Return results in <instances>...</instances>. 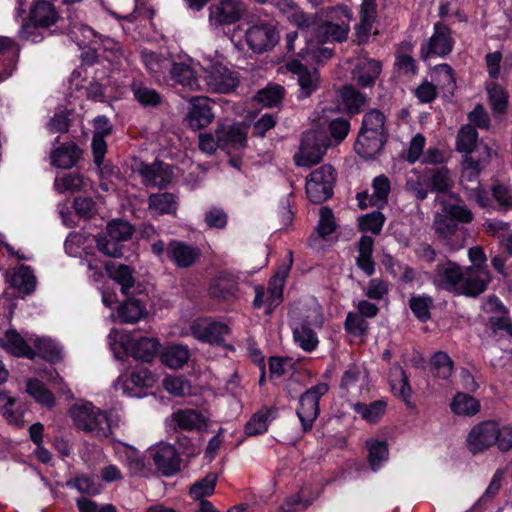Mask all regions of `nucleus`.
I'll use <instances>...</instances> for the list:
<instances>
[{"label": "nucleus", "instance_id": "27", "mask_svg": "<svg viewBox=\"0 0 512 512\" xmlns=\"http://www.w3.org/2000/svg\"><path fill=\"white\" fill-rule=\"evenodd\" d=\"M243 13L240 0H221L210 7V17L219 25H230L238 22Z\"/></svg>", "mask_w": 512, "mask_h": 512}, {"label": "nucleus", "instance_id": "59", "mask_svg": "<svg viewBox=\"0 0 512 512\" xmlns=\"http://www.w3.org/2000/svg\"><path fill=\"white\" fill-rule=\"evenodd\" d=\"M351 129L350 118L336 117L328 123V132L335 144H340L347 137Z\"/></svg>", "mask_w": 512, "mask_h": 512}, {"label": "nucleus", "instance_id": "44", "mask_svg": "<svg viewBox=\"0 0 512 512\" xmlns=\"http://www.w3.org/2000/svg\"><path fill=\"white\" fill-rule=\"evenodd\" d=\"M290 257H292V252H289ZM292 265V258H290V264L286 267L280 268L276 275L272 277L269 281V292L270 296L267 299L268 302V308L266 310L267 314L271 313V306L274 301H276V304L282 301L283 299V287H284V281L286 277L288 276V272L290 270V267Z\"/></svg>", "mask_w": 512, "mask_h": 512}, {"label": "nucleus", "instance_id": "18", "mask_svg": "<svg viewBox=\"0 0 512 512\" xmlns=\"http://www.w3.org/2000/svg\"><path fill=\"white\" fill-rule=\"evenodd\" d=\"M338 102L342 111L352 118L363 112L370 98L366 93L360 92L353 84H344L337 92Z\"/></svg>", "mask_w": 512, "mask_h": 512}, {"label": "nucleus", "instance_id": "29", "mask_svg": "<svg viewBox=\"0 0 512 512\" xmlns=\"http://www.w3.org/2000/svg\"><path fill=\"white\" fill-rule=\"evenodd\" d=\"M275 416L276 410L273 407L262 406L247 421L244 426V433L247 436H257L266 433Z\"/></svg>", "mask_w": 512, "mask_h": 512}, {"label": "nucleus", "instance_id": "46", "mask_svg": "<svg viewBox=\"0 0 512 512\" xmlns=\"http://www.w3.org/2000/svg\"><path fill=\"white\" fill-rule=\"evenodd\" d=\"M426 182L430 192L440 194L449 192L453 186L449 169L445 166L430 170V175Z\"/></svg>", "mask_w": 512, "mask_h": 512}, {"label": "nucleus", "instance_id": "56", "mask_svg": "<svg viewBox=\"0 0 512 512\" xmlns=\"http://www.w3.org/2000/svg\"><path fill=\"white\" fill-rule=\"evenodd\" d=\"M131 90L135 100L145 108H155L162 103V97L155 89L143 85L132 84Z\"/></svg>", "mask_w": 512, "mask_h": 512}, {"label": "nucleus", "instance_id": "58", "mask_svg": "<svg viewBox=\"0 0 512 512\" xmlns=\"http://www.w3.org/2000/svg\"><path fill=\"white\" fill-rule=\"evenodd\" d=\"M490 280V273H488V276H485V279L472 276L468 278L464 277V280L460 284L458 294H463L468 297H477L487 289Z\"/></svg>", "mask_w": 512, "mask_h": 512}, {"label": "nucleus", "instance_id": "19", "mask_svg": "<svg viewBox=\"0 0 512 512\" xmlns=\"http://www.w3.org/2000/svg\"><path fill=\"white\" fill-rule=\"evenodd\" d=\"M151 455L153 464L162 476L171 477L180 471L181 459L174 445H161Z\"/></svg>", "mask_w": 512, "mask_h": 512}, {"label": "nucleus", "instance_id": "45", "mask_svg": "<svg viewBox=\"0 0 512 512\" xmlns=\"http://www.w3.org/2000/svg\"><path fill=\"white\" fill-rule=\"evenodd\" d=\"M368 450V462L373 471H377L383 462L388 460L389 449L386 440L368 439L366 441Z\"/></svg>", "mask_w": 512, "mask_h": 512}, {"label": "nucleus", "instance_id": "35", "mask_svg": "<svg viewBox=\"0 0 512 512\" xmlns=\"http://www.w3.org/2000/svg\"><path fill=\"white\" fill-rule=\"evenodd\" d=\"M26 392L40 405L52 409L56 404L54 394L38 378H29L26 382Z\"/></svg>", "mask_w": 512, "mask_h": 512}, {"label": "nucleus", "instance_id": "51", "mask_svg": "<svg viewBox=\"0 0 512 512\" xmlns=\"http://www.w3.org/2000/svg\"><path fill=\"white\" fill-rule=\"evenodd\" d=\"M171 78L182 86L193 89L197 86L196 72L194 69L183 62H172L170 68Z\"/></svg>", "mask_w": 512, "mask_h": 512}, {"label": "nucleus", "instance_id": "24", "mask_svg": "<svg viewBox=\"0 0 512 512\" xmlns=\"http://www.w3.org/2000/svg\"><path fill=\"white\" fill-rule=\"evenodd\" d=\"M0 346L17 358L35 360L37 357L36 351L26 342L21 334L13 328L5 331L4 338L0 339Z\"/></svg>", "mask_w": 512, "mask_h": 512}, {"label": "nucleus", "instance_id": "21", "mask_svg": "<svg viewBox=\"0 0 512 512\" xmlns=\"http://www.w3.org/2000/svg\"><path fill=\"white\" fill-rule=\"evenodd\" d=\"M229 333L228 325L218 321H211L206 325L195 323L191 326V334L195 339L216 346H221Z\"/></svg>", "mask_w": 512, "mask_h": 512}, {"label": "nucleus", "instance_id": "39", "mask_svg": "<svg viewBox=\"0 0 512 512\" xmlns=\"http://www.w3.org/2000/svg\"><path fill=\"white\" fill-rule=\"evenodd\" d=\"M238 285L235 281L223 277L213 280L209 284L208 293L213 299L231 301L236 298Z\"/></svg>", "mask_w": 512, "mask_h": 512}, {"label": "nucleus", "instance_id": "38", "mask_svg": "<svg viewBox=\"0 0 512 512\" xmlns=\"http://www.w3.org/2000/svg\"><path fill=\"white\" fill-rule=\"evenodd\" d=\"M37 357L56 364L62 361V350L59 345L49 337H36L33 342Z\"/></svg>", "mask_w": 512, "mask_h": 512}, {"label": "nucleus", "instance_id": "42", "mask_svg": "<svg viewBox=\"0 0 512 512\" xmlns=\"http://www.w3.org/2000/svg\"><path fill=\"white\" fill-rule=\"evenodd\" d=\"M480 407L478 399L463 392H458L450 404L451 411L460 416H474L479 412Z\"/></svg>", "mask_w": 512, "mask_h": 512}, {"label": "nucleus", "instance_id": "8", "mask_svg": "<svg viewBox=\"0 0 512 512\" xmlns=\"http://www.w3.org/2000/svg\"><path fill=\"white\" fill-rule=\"evenodd\" d=\"M454 45L452 29L447 24L438 21L433 25V33L429 40L421 44L420 58L423 61L434 56L445 58L453 51Z\"/></svg>", "mask_w": 512, "mask_h": 512}, {"label": "nucleus", "instance_id": "41", "mask_svg": "<svg viewBox=\"0 0 512 512\" xmlns=\"http://www.w3.org/2000/svg\"><path fill=\"white\" fill-rule=\"evenodd\" d=\"M454 370V362L444 351L435 352L430 358V373L442 380H448Z\"/></svg>", "mask_w": 512, "mask_h": 512}, {"label": "nucleus", "instance_id": "1", "mask_svg": "<svg viewBox=\"0 0 512 512\" xmlns=\"http://www.w3.org/2000/svg\"><path fill=\"white\" fill-rule=\"evenodd\" d=\"M473 213L466 205L442 202L441 213L434 219V231L438 240L450 251L463 248L466 230L460 224H469L473 221Z\"/></svg>", "mask_w": 512, "mask_h": 512}, {"label": "nucleus", "instance_id": "30", "mask_svg": "<svg viewBox=\"0 0 512 512\" xmlns=\"http://www.w3.org/2000/svg\"><path fill=\"white\" fill-rule=\"evenodd\" d=\"M107 276L121 286L123 295H128L129 290L135 285L133 269L126 264H117L114 261H107L104 264Z\"/></svg>", "mask_w": 512, "mask_h": 512}, {"label": "nucleus", "instance_id": "32", "mask_svg": "<svg viewBox=\"0 0 512 512\" xmlns=\"http://www.w3.org/2000/svg\"><path fill=\"white\" fill-rule=\"evenodd\" d=\"M126 296L117 309V316L121 323H137L147 315L146 305L135 297Z\"/></svg>", "mask_w": 512, "mask_h": 512}, {"label": "nucleus", "instance_id": "2", "mask_svg": "<svg viewBox=\"0 0 512 512\" xmlns=\"http://www.w3.org/2000/svg\"><path fill=\"white\" fill-rule=\"evenodd\" d=\"M63 22L64 20L60 17L53 3L48 0H36L30 8L28 18L23 21L18 36L23 41L37 44L45 38L39 29L50 28L53 25H56V28L51 31V34L73 35L76 24L70 21L68 25H64Z\"/></svg>", "mask_w": 512, "mask_h": 512}, {"label": "nucleus", "instance_id": "40", "mask_svg": "<svg viewBox=\"0 0 512 512\" xmlns=\"http://www.w3.org/2000/svg\"><path fill=\"white\" fill-rule=\"evenodd\" d=\"M293 337L299 347L308 353L313 352L319 344L317 334L308 320H303L299 327L294 328Z\"/></svg>", "mask_w": 512, "mask_h": 512}, {"label": "nucleus", "instance_id": "20", "mask_svg": "<svg viewBox=\"0 0 512 512\" xmlns=\"http://www.w3.org/2000/svg\"><path fill=\"white\" fill-rule=\"evenodd\" d=\"M488 312L500 313L501 316H490L487 320V326L493 334L499 331H505L512 338V320L509 309L503 304L496 295L489 296L487 300Z\"/></svg>", "mask_w": 512, "mask_h": 512}, {"label": "nucleus", "instance_id": "4", "mask_svg": "<svg viewBox=\"0 0 512 512\" xmlns=\"http://www.w3.org/2000/svg\"><path fill=\"white\" fill-rule=\"evenodd\" d=\"M134 232V226L128 221L113 219L107 223L105 233L96 235V247L99 252L106 256L121 258L123 256V242L129 241Z\"/></svg>", "mask_w": 512, "mask_h": 512}, {"label": "nucleus", "instance_id": "11", "mask_svg": "<svg viewBox=\"0 0 512 512\" xmlns=\"http://www.w3.org/2000/svg\"><path fill=\"white\" fill-rule=\"evenodd\" d=\"M248 46L255 53L271 50L279 40V32L273 24L258 23L252 25L246 32Z\"/></svg>", "mask_w": 512, "mask_h": 512}, {"label": "nucleus", "instance_id": "55", "mask_svg": "<svg viewBox=\"0 0 512 512\" xmlns=\"http://www.w3.org/2000/svg\"><path fill=\"white\" fill-rule=\"evenodd\" d=\"M478 132L474 126L467 124L461 127L456 139V149L459 152L470 154L476 147Z\"/></svg>", "mask_w": 512, "mask_h": 512}, {"label": "nucleus", "instance_id": "13", "mask_svg": "<svg viewBox=\"0 0 512 512\" xmlns=\"http://www.w3.org/2000/svg\"><path fill=\"white\" fill-rule=\"evenodd\" d=\"M496 422L483 421L473 426L466 438V446L469 452L477 455L488 450L497 441L495 437Z\"/></svg>", "mask_w": 512, "mask_h": 512}, {"label": "nucleus", "instance_id": "23", "mask_svg": "<svg viewBox=\"0 0 512 512\" xmlns=\"http://www.w3.org/2000/svg\"><path fill=\"white\" fill-rule=\"evenodd\" d=\"M387 138V135H371L359 130L354 142V151L363 159H374L383 150Z\"/></svg>", "mask_w": 512, "mask_h": 512}, {"label": "nucleus", "instance_id": "52", "mask_svg": "<svg viewBox=\"0 0 512 512\" xmlns=\"http://www.w3.org/2000/svg\"><path fill=\"white\" fill-rule=\"evenodd\" d=\"M285 97V88L280 84H268L257 92L256 99L263 106L277 107Z\"/></svg>", "mask_w": 512, "mask_h": 512}, {"label": "nucleus", "instance_id": "37", "mask_svg": "<svg viewBox=\"0 0 512 512\" xmlns=\"http://www.w3.org/2000/svg\"><path fill=\"white\" fill-rule=\"evenodd\" d=\"M10 285L26 295L33 293L36 288L33 269L28 265L21 264L11 276Z\"/></svg>", "mask_w": 512, "mask_h": 512}, {"label": "nucleus", "instance_id": "6", "mask_svg": "<svg viewBox=\"0 0 512 512\" xmlns=\"http://www.w3.org/2000/svg\"><path fill=\"white\" fill-rule=\"evenodd\" d=\"M337 173L329 164L313 170L306 178L307 198L314 204H322L333 196Z\"/></svg>", "mask_w": 512, "mask_h": 512}, {"label": "nucleus", "instance_id": "5", "mask_svg": "<svg viewBox=\"0 0 512 512\" xmlns=\"http://www.w3.org/2000/svg\"><path fill=\"white\" fill-rule=\"evenodd\" d=\"M328 391L329 385L321 382L308 388L300 395L296 415L301 423L303 433L312 430L314 422L320 415V400Z\"/></svg>", "mask_w": 512, "mask_h": 512}, {"label": "nucleus", "instance_id": "36", "mask_svg": "<svg viewBox=\"0 0 512 512\" xmlns=\"http://www.w3.org/2000/svg\"><path fill=\"white\" fill-rule=\"evenodd\" d=\"M386 116L379 109H369L362 118L361 127L359 130L368 132L374 135H387L388 130L386 128Z\"/></svg>", "mask_w": 512, "mask_h": 512}, {"label": "nucleus", "instance_id": "9", "mask_svg": "<svg viewBox=\"0 0 512 512\" xmlns=\"http://www.w3.org/2000/svg\"><path fill=\"white\" fill-rule=\"evenodd\" d=\"M328 148V139L316 131H306L302 134L299 153L294 156L297 166L311 167L323 158Z\"/></svg>", "mask_w": 512, "mask_h": 512}, {"label": "nucleus", "instance_id": "62", "mask_svg": "<svg viewBox=\"0 0 512 512\" xmlns=\"http://www.w3.org/2000/svg\"><path fill=\"white\" fill-rule=\"evenodd\" d=\"M175 432V444L177 445L176 450L178 452V456L182 454L187 457H194L200 453V445L197 442L183 434V432H179L178 430Z\"/></svg>", "mask_w": 512, "mask_h": 512}, {"label": "nucleus", "instance_id": "60", "mask_svg": "<svg viewBox=\"0 0 512 512\" xmlns=\"http://www.w3.org/2000/svg\"><path fill=\"white\" fill-rule=\"evenodd\" d=\"M390 385L394 396H396L399 399H402L404 403L408 407H410L412 388L409 382V376L407 375L406 371L403 368H400V379L398 381L392 380Z\"/></svg>", "mask_w": 512, "mask_h": 512}, {"label": "nucleus", "instance_id": "43", "mask_svg": "<svg viewBox=\"0 0 512 512\" xmlns=\"http://www.w3.org/2000/svg\"><path fill=\"white\" fill-rule=\"evenodd\" d=\"M149 208L160 215H176L178 209L177 196L171 192L154 193L148 199Z\"/></svg>", "mask_w": 512, "mask_h": 512}, {"label": "nucleus", "instance_id": "28", "mask_svg": "<svg viewBox=\"0 0 512 512\" xmlns=\"http://www.w3.org/2000/svg\"><path fill=\"white\" fill-rule=\"evenodd\" d=\"M172 419L176 424L175 431H193L204 430L207 428L208 421L206 417L195 409H180L172 414Z\"/></svg>", "mask_w": 512, "mask_h": 512}, {"label": "nucleus", "instance_id": "63", "mask_svg": "<svg viewBox=\"0 0 512 512\" xmlns=\"http://www.w3.org/2000/svg\"><path fill=\"white\" fill-rule=\"evenodd\" d=\"M72 113L71 110L67 109L56 111L48 123L50 132L61 134L68 132L71 126L70 116Z\"/></svg>", "mask_w": 512, "mask_h": 512}, {"label": "nucleus", "instance_id": "16", "mask_svg": "<svg viewBox=\"0 0 512 512\" xmlns=\"http://www.w3.org/2000/svg\"><path fill=\"white\" fill-rule=\"evenodd\" d=\"M212 108L213 102L208 97H193L190 101V109L186 118L188 126L192 130H200L207 127L215 117Z\"/></svg>", "mask_w": 512, "mask_h": 512}, {"label": "nucleus", "instance_id": "49", "mask_svg": "<svg viewBox=\"0 0 512 512\" xmlns=\"http://www.w3.org/2000/svg\"><path fill=\"white\" fill-rule=\"evenodd\" d=\"M218 476L216 473L210 472L204 478L199 479L190 486L189 495L194 500H206L214 494Z\"/></svg>", "mask_w": 512, "mask_h": 512}, {"label": "nucleus", "instance_id": "57", "mask_svg": "<svg viewBox=\"0 0 512 512\" xmlns=\"http://www.w3.org/2000/svg\"><path fill=\"white\" fill-rule=\"evenodd\" d=\"M433 73L438 76V82L441 84L443 91L453 96L457 88L454 69L447 63H441L433 68Z\"/></svg>", "mask_w": 512, "mask_h": 512}, {"label": "nucleus", "instance_id": "14", "mask_svg": "<svg viewBox=\"0 0 512 512\" xmlns=\"http://www.w3.org/2000/svg\"><path fill=\"white\" fill-rule=\"evenodd\" d=\"M135 171L146 186L165 188L171 182V169L168 164L156 159L152 164L141 161Z\"/></svg>", "mask_w": 512, "mask_h": 512}, {"label": "nucleus", "instance_id": "7", "mask_svg": "<svg viewBox=\"0 0 512 512\" xmlns=\"http://www.w3.org/2000/svg\"><path fill=\"white\" fill-rule=\"evenodd\" d=\"M71 416L75 426L86 433L107 437L111 431L107 414L91 403L74 406L71 409Z\"/></svg>", "mask_w": 512, "mask_h": 512}, {"label": "nucleus", "instance_id": "47", "mask_svg": "<svg viewBox=\"0 0 512 512\" xmlns=\"http://www.w3.org/2000/svg\"><path fill=\"white\" fill-rule=\"evenodd\" d=\"M189 358V349L181 344L167 347L161 355L162 362L167 367L173 369L182 368L188 362Z\"/></svg>", "mask_w": 512, "mask_h": 512}, {"label": "nucleus", "instance_id": "17", "mask_svg": "<svg viewBox=\"0 0 512 512\" xmlns=\"http://www.w3.org/2000/svg\"><path fill=\"white\" fill-rule=\"evenodd\" d=\"M167 258L178 268H189L201 257V250L184 241L171 240L166 248Z\"/></svg>", "mask_w": 512, "mask_h": 512}, {"label": "nucleus", "instance_id": "50", "mask_svg": "<svg viewBox=\"0 0 512 512\" xmlns=\"http://www.w3.org/2000/svg\"><path fill=\"white\" fill-rule=\"evenodd\" d=\"M433 307L434 301L429 295H412L409 299V308L417 320L422 323L431 319V309Z\"/></svg>", "mask_w": 512, "mask_h": 512}, {"label": "nucleus", "instance_id": "22", "mask_svg": "<svg viewBox=\"0 0 512 512\" xmlns=\"http://www.w3.org/2000/svg\"><path fill=\"white\" fill-rule=\"evenodd\" d=\"M382 72V63L379 60L368 58L359 61L353 71L352 77L356 84L363 89L374 87Z\"/></svg>", "mask_w": 512, "mask_h": 512}, {"label": "nucleus", "instance_id": "33", "mask_svg": "<svg viewBox=\"0 0 512 512\" xmlns=\"http://www.w3.org/2000/svg\"><path fill=\"white\" fill-rule=\"evenodd\" d=\"M155 382L153 373L146 367H136L130 374L129 379L124 383V393L130 396L141 397L135 392L136 388L143 389L152 387Z\"/></svg>", "mask_w": 512, "mask_h": 512}, {"label": "nucleus", "instance_id": "31", "mask_svg": "<svg viewBox=\"0 0 512 512\" xmlns=\"http://www.w3.org/2000/svg\"><path fill=\"white\" fill-rule=\"evenodd\" d=\"M82 156L81 148L75 142H67L56 148L51 154V162L62 169H70Z\"/></svg>", "mask_w": 512, "mask_h": 512}, {"label": "nucleus", "instance_id": "64", "mask_svg": "<svg viewBox=\"0 0 512 512\" xmlns=\"http://www.w3.org/2000/svg\"><path fill=\"white\" fill-rule=\"evenodd\" d=\"M336 222L333 211L329 207H322L317 232L319 236L325 239L336 231Z\"/></svg>", "mask_w": 512, "mask_h": 512}, {"label": "nucleus", "instance_id": "3", "mask_svg": "<svg viewBox=\"0 0 512 512\" xmlns=\"http://www.w3.org/2000/svg\"><path fill=\"white\" fill-rule=\"evenodd\" d=\"M114 330L109 334V344L118 360H125L127 357H132L136 361L143 363H151L159 352L161 344L158 339L151 337H140L134 339L131 334L114 333Z\"/></svg>", "mask_w": 512, "mask_h": 512}, {"label": "nucleus", "instance_id": "26", "mask_svg": "<svg viewBox=\"0 0 512 512\" xmlns=\"http://www.w3.org/2000/svg\"><path fill=\"white\" fill-rule=\"evenodd\" d=\"M20 47L10 37L0 36V79L5 80L12 75L19 60Z\"/></svg>", "mask_w": 512, "mask_h": 512}, {"label": "nucleus", "instance_id": "15", "mask_svg": "<svg viewBox=\"0 0 512 512\" xmlns=\"http://www.w3.org/2000/svg\"><path fill=\"white\" fill-rule=\"evenodd\" d=\"M207 85L217 93L227 94L239 85L237 75L222 64H213L205 77Z\"/></svg>", "mask_w": 512, "mask_h": 512}, {"label": "nucleus", "instance_id": "10", "mask_svg": "<svg viewBox=\"0 0 512 512\" xmlns=\"http://www.w3.org/2000/svg\"><path fill=\"white\" fill-rule=\"evenodd\" d=\"M464 280V273L461 266L449 259L439 262L434 270L432 283L438 290L451 293H458L459 287Z\"/></svg>", "mask_w": 512, "mask_h": 512}, {"label": "nucleus", "instance_id": "12", "mask_svg": "<svg viewBox=\"0 0 512 512\" xmlns=\"http://www.w3.org/2000/svg\"><path fill=\"white\" fill-rule=\"evenodd\" d=\"M286 68L289 72L297 75L299 85V92L297 95L298 100H304L315 93L320 84V74L317 69L310 70L300 60L292 59L286 63Z\"/></svg>", "mask_w": 512, "mask_h": 512}, {"label": "nucleus", "instance_id": "48", "mask_svg": "<svg viewBox=\"0 0 512 512\" xmlns=\"http://www.w3.org/2000/svg\"><path fill=\"white\" fill-rule=\"evenodd\" d=\"M372 189L373 195L370 198V206L383 209L388 203V196L391 191L389 178L384 174L376 176L372 181Z\"/></svg>", "mask_w": 512, "mask_h": 512}, {"label": "nucleus", "instance_id": "25", "mask_svg": "<svg viewBox=\"0 0 512 512\" xmlns=\"http://www.w3.org/2000/svg\"><path fill=\"white\" fill-rule=\"evenodd\" d=\"M220 149L243 150L247 147V132L238 124L220 125L216 129Z\"/></svg>", "mask_w": 512, "mask_h": 512}, {"label": "nucleus", "instance_id": "61", "mask_svg": "<svg viewBox=\"0 0 512 512\" xmlns=\"http://www.w3.org/2000/svg\"><path fill=\"white\" fill-rule=\"evenodd\" d=\"M344 329L350 335L363 337L367 335L369 325L359 314L349 312L344 322Z\"/></svg>", "mask_w": 512, "mask_h": 512}, {"label": "nucleus", "instance_id": "34", "mask_svg": "<svg viewBox=\"0 0 512 512\" xmlns=\"http://www.w3.org/2000/svg\"><path fill=\"white\" fill-rule=\"evenodd\" d=\"M351 407L367 423L377 424L386 412L387 402L383 399L372 401L369 404L356 402Z\"/></svg>", "mask_w": 512, "mask_h": 512}, {"label": "nucleus", "instance_id": "54", "mask_svg": "<svg viewBox=\"0 0 512 512\" xmlns=\"http://www.w3.org/2000/svg\"><path fill=\"white\" fill-rule=\"evenodd\" d=\"M489 104L494 113L503 114L508 108V94L498 83L492 82L486 87Z\"/></svg>", "mask_w": 512, "mask_h": 512}, {"label": "nucleus", "instance_id": "53", "mask_svg": "<svg viewBox=\"0 0 512 512\" xmlns=\"http://www.w3.org/2000/svg\"><path fill=\"white\" fill-rule=\"evenodd\" d=\"M385 221V215L380 211V209H377L370 213L359 216L358 228L361 232H371L374 235H379L382 231Z\"/></svg>", "mask_w": 512, "mask_h": 512}]
</instances>
